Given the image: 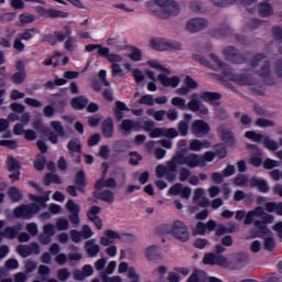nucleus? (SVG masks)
I'll use <instances>...</instances> for the list:
<instances>
[{
    "instance_id": "obj_33",
    "label": "nucleus",
    "mask_w": 282,
    "mask_h": 282,
    "mask_svg": "<svg viewBox=\"0 0 282 282\" xmlns=\"http://www.w3.org/2000/svg\"><path fill=\"white\" fill-rule=\"evenodd\" d=\"M262 144L264 145L265 149H268V151H279L281 147L276 140L270 137H264L262 139Z\"/></svg>"
},
{
    "instance_id": "obj_48",
    "label": "nucleus",
    "mask_w": 282,
    "mask_h": 282,
    "mask_svg": "<svg viewBox=\"0 0 282 282\" xmlns=\"http://www.w3.org/2000/svg\"><path fill=\"white\" fill-rule=\"evenodd\" d=\"M171 105H173V107H177V109H181V111H185V109H186V99H184L182 97H173L171 99Z\"/></svg>"
},
{
    "instance_id": "obj_45",
    "label": "nucleus",
    "mask_w": 282,
    "mask_h": 282,
    "mask_svg": "<svg viewBox=\"0 0 282 282\" xmlns=\"http://www.w3.org/2000/svg\"><path fill=\"white\" fill-rule=\"evenodd\" d=\"M39 31L36 29H26L22 33L18 34V37H20L22 41H32L34 39V34H36Z\"/></svg>"
},
{
    "instance_id": "obj_30",
    "label": "nucleus",
    "mask_w": 282,
    "mask_h": 282,
    "mask_svg": "<svg viewBox=\"0 0 282 282\" xmlns=\"http://www.w3.org/2000/svg\"><path fill=\"white\" fill-rule=\"evenodd\" d=\"M218 133L223 138V140H225V142H235V135L226 124H220L218 127Z\"/></svg>"
},
{
    "instance_id": "obj_53",
    "label": "nucleus",
    "mask_w": 282,
    "mask_h": 282,
    "mask_svg": "<svg viewBox=\"0 0 282 282\" xmlns=\"http://www.w3.org/2000/svg\"><path fill=\"white\" fill-rule=\"evenodd\" d=\"M66 208L70 213V215L80 213V205L76 204L73 199H69L66 203Z\"/></svg>"
},
{
    "instance_id": "obj_64",
    "label": "nucleus",
    "mask_w": 282,
    "mask_h": 282,
    "mask_svg": "<svg viewBox=\"0 0 282 282\" xmlns=\"http://www.w3.org/2000/svg\"><path fill=\"white\" fill-rule=\"evenodd\" d=\"M24 102L28 105V107H33L34 109L43 107V102L30 97L25 98Z\"/></svg>"
},
{
    "instance_id": "obj_13",
    "label": "nucleus",
    "mask_w": 282,
    "mask_h": 282,
    "mask_svg": "<svg viewBox=\"0 0 282 282\" xmlns=\"http://www.w3.org/2000/svg\"><path fill=\"white\" fill-rule=\"evenodd\" d=\"M7 171H9L10 174L9 177L12 182H19L20 175H21V163L13 156H8L6 161Z\"/></svg>"
},
{
    "instance_id": "obj_6",
    "label": "nucleus",
    "mask_w": 282,
    "mask_h": 282,
    "mask_svg": "<svg viewBox=\"0 0 282 282\" xmlns=\"http://www.w3.org/2000/svg\"><path fill=\"white\" fill-rule=\"evenodd\" d=\"M158 6L160 7L161 19H166V17H177L180 14V3L175 0H156Z\"/></svg>"
},
{
    "instance_id": "obj_43",
    "label": "nucleus",
    "mask_w": 282,
    "mask_h": 282,
    "mask_svg": "<svg viewBox=\"0 0 282 282\" xmlns=\"http://www.w3.org/2000/svg\"><path fill=\"white\" fill-rule=\"evenodd\" d=\"M25 78H28V73L25 70L17 72L11 76V83H13V85H23Z\"/></svg>"
},
{
    "instance_id": "obj_62",
    "label": "nucleus",
    "mask_w": 282,
    "mask_h": 282,
    "mask_svg": "<svg viewBox=\"0 0 282 282\" xmlns=\"http://www.w3.org/2000/svg\"><path fill=\"white\" fill-rule=\"evenodd\" d=\"M79 232L82 234L83 239H91V237H94V230H91V227L88 225H84Z\"/></svg>"
},
{
    "instance_id": "obj_20",
    "label": "nucleus",
    "mask_w": 282,
    "mask_h": 282,
    "mask_svg": "<svg viewBox=\"0 0 282 282\" xmlns=\"http://www.w3.org/2000/svg\"><path fill=\"white\" fill-rule=\"evenodd\" d=\"M156 79L159 80V83H161L163 87H170L171 89H175V87H178L181 83L180 77H169L164 74H159Z\"/></svg>"
},
{
    "instance_id": "obj_52",
    "label": "nucleus",
    "mask_w": 282,
    "mask_h": 282,
    "mask_svg": "<svg viewBox=\"0 0 282 282\" xmlns=\"http://www.w3.org/2000/svg\"><path fill=\"white\" fill-rule=\"evenodd\" d=\"M75 184H76L78 191H83V187L86 185V183H85V172L79 171L76 174Z\"/></svg>"
},
{
    "instance_id": "obj_24",
    "label": "nucleus",
    "mask_w": 282,
    "mask_h": 282,
    "mask_svg": "<svg viewBox=\"0 0 282 282\" xmlns=\"http://www.w3.org/2000/svg\"><path fill=\"white\" fill-rule=\"evenodd\" d=\"M199 98L204 100V102H209V105H214V107H218L219 100L221 95L219 93H210V91H203L199 95Z\"/></svg>"
},
{
    "instance_id": "obj_51",
    "label": "nucleus",
    "mask_w": 282,
    "mask_h": 282,
    "mask_svg": "<svg viewBox=\"0 0 282 282\" xmlns=\"http://www.w3.org/2000/svg\"><path fill=\"white\" fill-rule=\"evenodd\" d=\"M9 197L12 199V202H21L23 194H21V191L19 188L10 187L9 188Z\"/></svg>"
},
{
    "instance_id": "obj_29",
    "label": "nucleus",
    "mask_w": 282,
    "mask_h": 282,
    "mask_svg": "<svg viewBox=\"0 0 282 282\" xmlns=\"http://www.w3.org/2000/svg\"><path fill=\"white\" fill-rule=\"evenodd\" d=\"M188 8L194 14H204V12H206V4H204L202 0H192L188 3Z\"/></svg>"
},
{
    "instance_id": "obj_4",
    "label": "nucleus",
    "mask_w": 282,
    "mask_h": 282,
    "mask_svg": "<svg viewBox=\"0 0 282 282\" xmlns=\"http://www.w3.org/2000/svg\"><path fill=\"white\" fill-rule=\"evenodd\" d=\"M177 166L180 165V162L177 161V154L173 156L171 161L166 163V166L164 165H158L155 169V175L156 177H165L167 182H174L175 180V173H177Z\"/></svg>"
},
{
    "instance_id": "obj_60",
    "label": "nucleus",
    "mask_w": 282,
    "mask_h": 282,
    "mask_svg": "<svg viewBox=\"0 0 282 282\" xmlns=\"http://www.w3.org/2000/svg\"><path fill=\"white\" fill-rule=\"evenodd\" d=\"M139 105H148L149 107H153L155 105V100L153 99V95H144L139 99Z\"/></svg>"
},
{
    "instance_id": "obj_8",
    "label": "nucleus",
    "mask_w": 282,
    "mask_h": 282,
    "mask_svg": "<svg viewBox=\"0 0 282 282\" xmlns=\"http://www.w3.org/2000/svg\"><path fill=\"white\" fill-rule=\"evenodd\" d=\"M251 67L259 76L270 75V62L263 54H258L251 59Z\"/></svg>"
},
{
    "instance_id": "obj_36",
    "label": "nucleus",
    "mask_w": 282,
    "mask_h": 282,
    "mask_svg": "<svg viewBox=\"0 0 282 282\" xmlns=\"http://www.w3.org/2000/svg\"><path fill=\"white\" fill-rule=\"evenodd\" d=\"M209 147H210V143L208 141H199L195 139L189 142L191 151H202V149H208Z\"/></svg>"
},
{
    "instance_id": "obj_12",
    "label": "nucleus",
    "mask_w": 282,
    "mask_h": 282,
    "mask_svg": "<svg viewBox=\"0 0 282 282\" xmlns=\"http://www.w3.org/2000/svg\"><path fill=\"white\" fill-rule=\"evenodd\" d=\"M205 265H220L221 268H228L230 262L228 258L215 253H206L203 258Z\"/></svg>"
},
{
    "instance_id": "obj_26",
    "label": "nucleus",
    "mask_w": 282,
    "mask_h": 282,
    "mask_svg": "<svg viewBox=\"0 0 282 282\" xmlns=\"http://www.w3.org/2000/svg\"><path fill=\"white\" fill-rule=\"evenodd\" d=\"M85 250L88 257H98V252H100V245H98L95 239L87 240L85 242Z\"/></svg>"
},
{
    "instance_id": "obj_5",
    "label": "nucleus",
    "mask_w": 282,
    "mask_h": 282,
    "mask_svg": "<svg viewBox=\"0 0 282 282\" xmlns=\"http://www.w3.org/2000/svg\"><path fill=\"white\" fill-rule=\"evenodd\" d=\"M170 235L177 239L178 241L186 242L191 239V232L188 231V227L182 223V220H174L170 228Z\"/></svg>"
},
{
    "instance_id": "obj_15",
    "label": "nucleus",
    "mask_w": 282,
    "mask_h": 282,
    "mask_svg": "<svg viewBox=\"0 0 282 282\" xmlns=\"http://www.w3.org/2000/svg\"><path fill=\"white\" fill-rule=\"evenodd\" d=\"M51 128L53 131H48L47 138L52 144H58V138H65V128L61 121H52Z\"/></svg>"
},
{
    "instance_id": "obj_49",
    "label": "nucleus",
    "mask_w": 282,
    "mask_h": 282,
    "mask_svg": "<svg viewBox=\"0 0 282 282\" xmlns=\"http://www.w3.org/2000/svg\"><path fill=\"white\" fill-rule=\"evenodd\" d=\"M148 116H152V118H154V120H156L158 122H162V120H164V117L166 116V110L155 111L153 109H149Z\"/></svg>"
},
{
    "instance_id": "obj_50",
    "label": "nucleus",
    "mask_w": 282,
    "mask_h": 282,
    "mask_svg": "<svg viewBox=\"0 0 282 282\" xmlns=\"http://www.w3.org/2000/svg\"><path fill=\"white\" fill-rule=\"evenodd\" d=\"M55 228L59 231L69 230V220L66 218H58L55 223Z\"/></svg>"
},
{
    "instance_id": "obj_61",
    "label": "nucleus",
    "mask_w": 282,
    "mask_h": 282,
    "mask_svg": "<svg viewBox=\"0 0 282 282\" xmlns=\"http://www.w3.org/2000/svg\"><path fill=\"white\" fill-rule=\"evenodd\" d=\"M17 250L20 257H23V258L30 257V254H32V251L30 250V246L28 245H20L17 248Z\"/></svg>"
},
{
    "instance_id": "obj_22",
    "label": "nucleus",
    "mask_w": 282,
    "mask_h": 282,
    "mask_svg": "<svg viewBox=\"0 0 282 282\" xmlns=\"http://www.w3.org/2000/svg\"><path fill=\"white\" fill-rule=\"evenodd\" d=\"M37 12H40V14L42 17H45L46 19H65L67 18V13L63 12V11H58V10H54V9H45L43 7H37Z\"/></svg>"
},
{
    "instance_id": "obj_7",
    "label": "nucleus",
    "mask_w": 282,
    "mask_h": 282,
    "mask_svg": "<svg viewBox=\"0 0 282 282\" xmlns=\"http://www.w3.org/2000/svg\"><path fill=\"white\" fill-rule=\"evenodd\" d=\"M176 162L180 163L181 166H188V169H197V166H206L204 163V158L199 154H177Z\"/></svg>"
},
{
    "instance_id": "obj_44",
    "label": "nucleus",
    "mask_w": 282,
    "mask_h": 282,
    "mask_svg": "<svg viewBox=\"0 0 282 282\" xmlns=\"http://www.w3.org/2000/svg\"><path fill=\"white\" fill-rule=\"evenodd\" d=\"M122 111H129V108H127V105L122 101H117L116 102V110H115V116L117 120H122L124 118V115Z\"/></svg>"
},
{
    "instance_id": "obj_41",
    "label": "nucleus",
    "mask_w": 282,
    "mask_h": 282,
    "mask_svg": "<svg viewBox=\"0 0 282 282\" xmlns=\"http://www.w3.org/2000/svg\"><path fill=\"white\" fill-rule=\"evenodd\" d=\"M19 232H21V225H17L14 227H7L2 231V235H3V238L7 237V239H14V237H17Z\"/></svg>"
},
{
    "instance_id": "obj_9",
    "label": "nucleus",
    "mask_w": 282,
    "mask_h": 282,
    "mask_svg": "<svg viewBox=\"0 0 282 282\" xmlns=\"http://www.w3.org/2000/svg\"><path fill=\"white\" fill-rule=\"evenodd\" d=\"M208 25L209 22L206 18L195 17L185 22V31L189 32V34H197V32L206 30Z\"/></svg>"
},
{
    "instance_id": "obj_19",
    "label": "nucleus",
    "mask_w": 282,
    "mask_h": 282,
    "mask_svg": "<svg viewBox=\"0 0 282 282\" xmlns=\"http://www.w3.org/2000/svg\"><path fill=\"white\" fill-rule=\"evenodd\" d=\"M119 129L123 135H129L131 131H140V123L131 119H124L121 121Z\"/></svg>"
},
{
    "instance_id": "obj_42",
    "label": "nucleus",
    "mask_w": 282,
    "mask_h": 282,
    "mask_svg": "<svg viewBox=\"0 0 282 282\" xmlns=\"http://www.w3.org/2000/svg\"><path fill=\"white\" fill-rule=\"evenodd\" d=\"M68 154L72 155V153H80V150L83 149V145L80 144V140L73 139L67 144Z\"/></svg>"
},
{
    "instance_id": "obj_58",
    "label": "nucleus",
    "mask_w": 282,
    "mask_h": 282,
    "mask_svg": "<svg viewBox=\"0 0 282 282\" xmlns=\"http://www.w3.org/2000/svg\"><path fill=\"white\" fill-rule=\"evenodd\" d=\"M36 21V15L32 13H22L20 15V23L28 24V23H34Z\"/></svg>"
},
{
    "instance_id": "obj_27",
    "label": "nucleus",
    "mask_w": 282,
    "mask_h": 282,
    "mask_svg": "<svg viewBox=\"0 0 282 282\" xmlns=\"http://www.w3.org/2000/svg\"><path fill=\"white\" fill-rule=\"evenodd\" d=\"M64 30H65L66 36H67V40L64 43V48L67 52H74V50H76V40H74V37H72V29L68 25H66V26H64Z\"/></svg>"
},
{
    "instance_id": "obj_18",
    "label": "nucleus",
    "mask_w": 282,
    "mask_h": 282,
    "mask_svg": "<svg viewBox=\"0 0 282 282\" xmlns=\"http://www.w3.org/2000/svg\"><path fill=\"white\" fill-rule=\"evenodd\" d=\"M124 238V235L119 234L118 231H113L108 229L105 231V236L100 238L99 243L101 246H111V243H116V241Z\"/></svg>"
},
{
    "instance_id": "obj_23",
    "label": "nucleus",
    "mask_w": 282,
    "mask_h": 282,
    "mask_svg": "<svg viewBox=\"0 0 282 282\" xmlns=\"http://www.w3.org/2000/svg\"><path fill=\"white\" fill-rule=\"evenodd\" d=\"M217 226L215 220H208L207 224L202 221L196 224V228L194 229V235H206V232H213Z\"/></svg>"
},
{
    "instance_id": "obj_14",
    "label": "nucleus",
    "mask_w": 282,
    "mask_h": 282,
    "mask_svg": "<svg viewBox=\"0 0 282 282\" xmlns=\"http://www.w3.org/2000/svg\"><path fill=\"white\" fill-rule=\"evenodd\" d=\"M167 195H172L174 197L180 195L182 199H191V195H193V189L188 186L182 185L181 183H176L169 188Z\"/></svg>"
},
{
    "instance_id": "obj_25",
    "label": "nucleus",
    "mask_w": 282,
    "mask_h": 282,
    "mask_svg": "<svg viewBox=\"0 0 282 282\" xmlns=\"http://www.w3.org/2000/svg\"><path fill=\"white\" fill-rule=\"evenodd\" d=\"M145 257L152 263H160L162 256L160 254V248L158 246H151L145 250Z\"/></svg>"
},
{
    "instance_id": "obj_55",
    "label": "nucleus",
    "mask_w": 282,
    "mask_h": 282,
    "mask_svg": "<svg viewBox=\"0 0 282 282\" xmlns=\"http://www.w3.org/2000/svg\"><path fill=\"white\" fill-rule=\"evenodd\" d=\"M245 138H248V140H252L253 142H263V134H259L254 131H247L245 133Z\"/></svg>"
},
{
    "instance_id": "obj_1",
    "label": "nucleus",
    "mask_w": 282,
    "mask_h": 282,
    "mask_svg": "<svg viewBox=\"0 0 282 282\" xmlns=\"http://www.w3.org/2000/svg\"><path fill=\"white\" fill-rule=\"evenodd\" d=\"M250 224H253L254 228L259 230L253 237H261V235H268L270 232L268 224H274V216L265 213L263 207L258 206L246 215L245 225L250 226Z\"/></svg>"
},
{
    "instance_id": "obj_11",
    "label": "nucleus",
    "mask_w": 282,
    "mask_h": 282,
    "mask_svg": "<svg viewBox=\"0 0 282 282\" xmlns=\"http://www.w3.org/2000/svg\"><path fill=\"white\" fill-rule=\"evenodd\" d=\"M224 80H232V83H237V85H254V79L243 74H235L230 70L224 72L223 75Z\"/></svg>"
},
{
    "instance_id": "obj_37",
    "label": "nucleus",
    "mask_w": 282,
    "mask_h": 282,
    "mask_svg": "<svg viewBox=\"0 0 282 282\" xmlns=\"http://www.w3.org/2000/svg\"><path fill=\"white\" fill-rule=\"evenodd\" d=\"M101 129L105 138H111L113 135V120L106 119L102 122Z\"/></svg>"
},
{
    "instance_id": "obj_2",
    "label": "nucleus",
    "mask_w": 282,
    "mask_h": 282,
    "mask_svg": "<svg viewBox=\"0 0 282 282\" xmlns=\"http://www.w3.org/2000/svg\"><path fill=\"white\" fill-rule=\"evenodd\" d=\"M32 204L29 205H21L20 207L15 208L13 210L14 217H22L23 219H32L34 215H36L41 208H45V202H50V194L45 196H35L31 195L30 196Z\"/></svg>"
},
{
    "instance_id": "obj_35",
    "label": "nucleus",
    "mask_w": 282,
    "mask_h": 282,
    "mask_svg": "<svg viewBox=\"0 0 282 282\" xmlns=\"http://www.w3.org/2000/svg\"><path fill=\"white\" fill-rule=\"evenodd\" d=\"M97 51V54H99V56L102 55H107V53L109 52V47H104L100 44H88L85 46V52H94Z\"/></svg>"
},
{
    "instance_id": "obj_28",
    "label": "nucleus",
    "mask_w": 282,
    "mask_h": 282,
    "mask_svg": "<svg viewBox=\"0 0 282 282\" xmlns=\"http://www.w3.org/2000/svg\"><path fill=\"white\" fill-rule=\"evenodd\" d=\"M250 186H252V187L257 186V188H258V191H260V193H268V191H270L268 183L263 178H259L257 176H254L250 180Z\"/></svg>"
},
{
    "instance_id": "obj_57",
    "label": "nucleus",
    "mask_w": 282,
    "mask_h": 282,
    "mask_svg": "<svg viewBox=\"0 0 282 282\" xmlns=\"http://www.w3.org/2000/svg\"><path fill=\"white\" fill-rule=\"evenodd\" d=\"M228 34H230V28L223 26V28L217 29L214 32V37L215 39H224V36H228Z\"/></svg>"
},
{
    "instance_id": "obj_32",
    "label": "nucleus",
    "mask_w": 282,
    "mask_h": 282,
    "mask_svg": "<svg viewBox=\"0 0 282 282\" xmlns=\"http://www.w3.org/2000/svg\"><path fill=\"white\" fill-rule=\"evenodd\" d=\"M267 213H275L282 217V203L269 202L264 204Z\"/></svg>"
},
{
    "instance_id": "obj_34",
    "label": "nucleus",
    "mask_w": 282,
    "mask_h": 282,
    "mask_svg": "<svg viewBox=\"0 0 282 282\" xmlns=\"http://www.w3.org/2000/svg\"><path fill=\"white\" fill-rule=\"evenodd\" d=\"M88 104H89V100L83 96L73 98L70 102L72 107L78 110L85 109Z\"/></svg>"
},
{
    "instance_id": "obj_46",
    "label": "nucleus",
    "mask_w": 282,
    "mask_h": 282,
    "mask_svg": "<svg viewBox=\"0 0 282 282\" xmlns=\"http://www.w3.org/2000/svg\"><path fill=\"white\" fill-rule=\"evenodd\" d=\"M105 58H107V61H109V63H112V65H118V63H122V56L116 54V53H110V50L108 48V52L106 55H101Z\"/></svg>"
},
{
    "instance_id": "obj_3",
    "label": "nucleus",
    "mask_w": 282,
    "mask_h": 282,
    "mask_svg": "<svg viewBox=\"0 0 282 282\" xmlns=\"http://www.w3.org/2000/svg\"><path fill=\"white\" fill-rule=\"evenodd\" d=\"M150 47L156 52H178L182 50V43L164 37H152Z\"/></svg>"
},
{
    "instance_id": "obj_47",
    "label": "nucleus",
    "mask_w": 282,
    "mask_h": 282,
    "mask_svg": "<svg viewBox=\"0 0 282 282\" xmlns=\"http://www.w3.org/2000/svg\"><path fill=\"white\" fill-rule=\"evenodd\" d=\"M95 186L96 188H116L117 183L116 180L109 178L107 181H98Z\"/></svg>"
},
{
    "instance_id": "obj_31",
    "label": "nucleus",
    "mask_w": 282,
    "mask_h": 282,
    "mask_svg": "<svg viewBox=\"0 0 282 282\" xmlns=\"http://www.w3.org/2000/svg\"><path fill=\"white\" fill-rule=\"evenodd\" d=\"M145 8L155 14V17H159L161 19V17H164V14H162V10L160 9V4H158V0H150L147 1L144 3Z\"/></svg>"
},
{
    "instance_id": "obj_59",
    "label": "nucleus",
    "mask_w": 282,
    "mask_h": 282,
    "mask_svg": "<svg viewBox=\"0 0 282 282\" xmlns=\"http://www.w3.org/2000/svg\"><path fill=\"white\" fill-rule=\"evenodd\" d=\"M278 166H281V162L272 159H267L263 162V167L267 169L268 171L272 169H278Z\"/></svg>"
},
{
    "instance_id": "obj_39",
    "label": "nucleus",
    "mask_w": 282,
    "mask_h": 282,
    "mask_svg": "<svg viewBox=\"0 0 282 282\" xmlns=\"http://www.w3.org/2000/svg\"><path fill=\"white\" fill-rule=\"evenodd\" d=\"M98 199H101V202H106L107 204H113L116 194L109 189H105L98 194Z\"/></svg>"
},
{
    "instance_id": "obj_56",
    "label": "nucleus",
    "mask_w": 282,
    "mask_h": 282,
    "mask_svg": "<svg viewBox=\"0 0 282 282\" xmlns=\"http://www.w3.org/2000/svg\"><path fill=\"white\" fill-rule=\"evenodd\" d=\"M45 186H50V184H61V178L56 174H47L44 177Z\"/></svg>"
},
{
    "instance_id": "obj_21",
    "label": "nucleus",
    "mask_w": 282,
    "mask_h": 282,
    "mask_svg": "<svg viewBox=\"0 0 282 282\" xmlns=\"http://www.w3.org/2000/svg\"><path fill=\"white\" fill-rule=\"evenodd\" d=\"M191 131L195 135H207L210 131V126L204 120H196L193 122Z\"/></svg>"
},
{
    "instance_id": "obj_17",
    "label": "nucleus",
    "mask_w": 282,
    "mask_h": 282,
    "mask_svg": "<svg viewBox=\"0 0 282 282\" xmlns=\"http://www.w3.org/2000/svg\"><path fill=\"white\" fill-rule=\"evenodd\" d=\"M223 55L225 56L226 61H229L230 63L241 64L243 63L245 58L241 53L234 46H228L223 51Z\"/></svg>"
},
{
    "instance_id": "obj_63",
    "label": "nucleus",
    "mask_w": 282,
    "mask_h": 282,
    "mask_svg": "<svg viewBox=\"0 0 282 282\" xmlns=\"http://www.w3.org/2000/svg\"><path fill=\"white\" fill-rule=\"evenodd\" d=\"M45 156H43V154L37 155L36 160L34 161L36 171H43L45 169Z\"/></svg>"
},
{
    "instance_id": "obj_16",
    "label": "nucleus",
    "mask_w": 282,
    "mask_h": 282,
    "mask_svg": "<svg viewBox=\"0 0 282 282\" xmlns=\"http://www.w3.org/2000/svg\"><path fill=\"white\" fill-rule=\"evenodd\" d=\"M180 132L175 128H153L150 138H177Z\"/></svg>"
},
{
    "instance_id": "obj_38",
    "label": "nucleus",
    "mask_w": 282,
    "mask_h": 282,
    "mask_svg": "<svg viewBox=\"0 0 282 282\" xmlns=\"http://www.w3.org/2000/svg\"><path fill=\"white\" fill-rule=\"evenodd\" d=\"M200 106L202 104H199V95L193 94L192 99L186 105V109H189V111L197 113V109H199Z\"/></svg>"
},
{
    "instance_id": "obj_40",
    "label": "nucleus",
    "mask_w": 282,
    "mask_h": 282,
    "mask_svg": "<svg viewBox=\"0 0 282 282\" xmlns=\"http://www.w3.org/2000/svg\"><path fill=\"white\" fill-rule=\"evenodd\" d=\"M272 12H274V10L268 2H261L258 6V13L260 17H271Z\"/></svg>"
},
{
    "instance_id": "obj_54",
    "label": "nucleus",
    "mask_w": 282,
    "mask_h": 282,
    "mask_svg": "<svg viewBox=\"0 0 282 282\" xmlns=\"http://www.w3.org/2000/svg\"><path fill=\"white\" fill-rule=\"evenodd\" d=\"M70 276H72V272H69V269L63 268V269L57 270V279H58V281L65 282Z\"/></svg>"
},
{
    "instance_id": "obj_10",
    "label": "nucleus",
    "mask_w": 282,
    "mask_h": 282,
    "mask_svg": "<svg viewBox=\"0 0 282 282\" xmlns=\"http://www.w3.org/2000/svg\"><path fill=\"white\" fill-rule=\"evenodd\" d=\"M208 57L212 61V63L208 59H206V57L199 54L193 55L194 61H197L200 65H204L205 67H209L212 69L215 67H217L218 69H226V64L221 62L215 53H210Z\"/></svg>"
}]
</instances>
